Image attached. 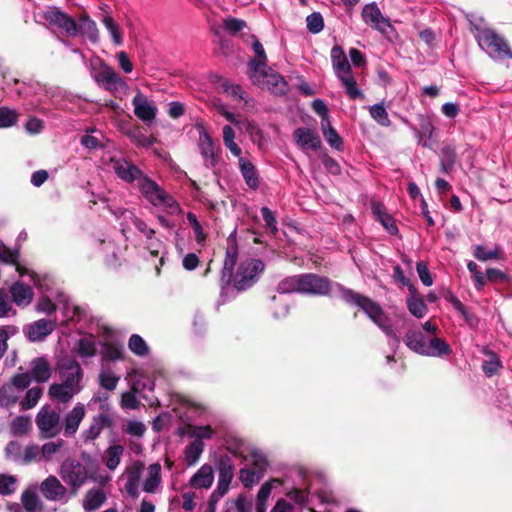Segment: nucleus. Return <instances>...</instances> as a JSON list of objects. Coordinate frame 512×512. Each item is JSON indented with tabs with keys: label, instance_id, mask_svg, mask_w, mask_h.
Here are the masks:
<instances>
[{
	"label": "nucleus",
	"instance_id": "obj_22",
	"mask_svg": "<svg viewBox=\"0 0 512 512\" xmlns=\"http://www.w3.org/2000/svg\"><path fill=\"white\" fill-rule=\"evenodd\" d=\"M96 81L102 85L106 90H117L119 87H124L125 82L120 76L108 65H102L100 70L95 74Z\"/></svg>",
	"mask_w": 512,
	"mask_h": 512
},
{
	"label": "nucleus",
	"instance_id": "obj_8",
	"mask_svg": "<svg viewBox=\"0 0 512 512\" xmlns=\"http://www.w3.org/2000/svg\"><path fill=\"white\" fill-rule=\"evenodd\" d=\"M59 375V382L65 385H73L77 389H83L82 379L84 376L80 364L70 357L61 358L56 366Z\"/></svg>",
	"mask_w": 512,
	"mask_h": 512
},
{
	"label": "nucleus",
	"instance_id": "obj_21",
	"mask_svg": "<svg viewBox=\"0 0 512 512\" xmlns=\"http://www.w3.org/2000/svg\"><path fill=\"white\" fill-rule=\"evenodd\" d=\"M81 391V389H77L76 387H73V385H65L60 382H55L50 385L48 395L52 401L66 404Z\"/></svg>",
	"mask_w": 512,
	"mask_h": 512
},
{
	"label": "nucleus",
	"instance_id": "obj_5",
	"mask_svg": "<svg viewBox=\"0 0 512 512\" xmlns=\"http://www.w3.org/2000/svg\"><path fill=\"white\" fill-rule=\"evenodd\" d=\"M30 385L29 373H18L0 388V407L10 409Z\"/></svg>",
	"mask_w": 512,
	"mask_h": 512
},
{
	"label": "nucleus",
	"instance_id": "obj_16",
	"mask_svg": "<svg viewBox=\"0 0 512 512\" xmlns=\"http://www.w3.org/2000/svg\"><path fill=\"white\" fill-rule=\"evenodd\" d=\"M257 77V83H261L264 87L276 95H283L288 90L287 82L281 75L277 73H268L265 71V69H262V71L257 73ZM253 82L256 83V81Z\"/></svg>",
	"mask_w": 512,
	"mask_h": 512
},
{
	"label": "nucleus",
	"instance_id": "obj_3",
	"mask_svg": "<svg viewBox=\"0 0 512 512\" xmlns=\"http://www.w3.org/2000/svg\"><path fill=\"white\" fill-rule=\"evenodd\" d=\"M138 187L145 199L153 206L162 207L171 214L180 211V207L174 198L150 178L146 176L140 178Z\"/></svg>",
	"mask_w": 512,
	"mask_h": 512
},
{
	"label": "nucleus",
	"instance_id": "obj_53",
	"mask_svg": "<svg viewBox=\"0 0 512 512\" xmlns=\"http://www.w3.org/2000/svg\"><path fill=\"white\" fill-rule=\"evenodd\" d=\"M97 405V409L101 413H114L111 404L108 401V395L105 393H96L88 402V407L92 408Z\"/></svg>",
	"mask_w": 512,
	"mask_h": 512
},
{
	"label": "nucleus",
	"instance_id": "obj_49",
	"mask_svg": "<svg viewBox=\"0 0 512 512\" xmlns=\"http://www.w3.org/2000/svg\"><path fill=\"white\" fill-rule=\"evenodd\" d=\"M234 476V465L228 456H223L219 461L218 481L232 482Z\"/></svg>",
	"mask_w": 512,
	"mask_h": 512
},
{
	"label": "nucleus",
	"instance_id": "obj_41",
	"mask_svg": "<svg viewBox=\"0 0 512 512\" xmlns=\"http://www.w3.org/2000/svg\"><path fill=\"white\" fill-rule=\"evenodd\" d=\"M277 291L281 294L301 293V274L281 280L277 285Z\"/></svg>",
	"mask_w": 512,
	"mask_h": 512
},
{
	"label": "nucleus",
	"instance_id": "obj_47",
	"mask_svg": "<svg viewBox=\"0 0 512 512\" xmlns=\"http://www.w3.org/2000/svg\"><path fill=\"white\" fill-rule=\"evenodd\" d=\"M102 24L110 33L113 43L116 46H120L123 43V36L115 20L110 15H106L102 19Z\"/></svg>",
	"mask_w": 512,
	"mask_h": 512
},
{
	"label": "nucleus",
	"instance_id": "obj_40",
	"mask_svg": "<svg viewBox=\"0 0 512 512\" xmlns=\"http://www.w3.org/2000/svg\"><path fill=\"white\" fill-rule=\"evenodd\" d=\"M21 503L26 512H41L42 503L34 490L26 489L21 495Z\"/></svg>",
	"mask_w": 512,
	"mask_h": 512
},
{
	"label": "nucleus",
	"instance_id": "obj_27",
	"mask_svg": "<svg viewBox=\"0 0 512 512\" xmlns=\"http://www.w3.org/2000/svg\"><path fill=\"white\" fill-rule=\"evenodd\" d=\"M214 481V471L211 465H202L190 478L189 485L194 489H209Z\"/></svg>",
	"mask_w": 512,
	"mask_h": 512
},
{
	"label": "nucleus",
	"instance_id": "obj_32",
	"mask_svg": "<svg viewBox=\"0 0 512 512\" xmlns=\"http://www.w3.org/2000/svg\"><path fill=\"white\" fill-rule=\"evenodd\" d=\"M10 292L14 303L20 307L28 306L33 299V291L31 287L22 282L14 283Z\"/></svg>",
	"mask_w": 512,
	"mask_h": 512
},
{
	"label": "nucleus",
	"instance_id": "obj_55",
	"mask_svg": "<svg viewBox=\"0 0 512 512\" xmlns=\"http://www.w3.org/2000/svg\"><path fill=\"white\" fill-rule=\"evenodd\" d=\"M30 428L31 420L27 416H18L11 423V432L17 436L27 434Z\"/></svg>",
	"mask_w": 512,
	"mask_h": 512
},
{
	"label": "nucleus",
	"instance_id": "obj_39",
	"mask_svg": "<svg viewBox=\"0 0 512 512\" xmlns=\"http://www.w3.org/2000/svg\"><path fill=\"white\" fill-rule=\"evenodd\" d=\"M435 128L432 122L428 119H421L420 129L413 128L416 137L418 138V143L423 147H431V143L428 139H431Z\"/></svg>",
	"mask_w": 512,
	"mask_h": 512
},
{
	"label": "nucleus",
	"instance_id": "obj_42",
	"mask_svg": "<svg viewBox=\"0 0 512 512\" xmlns=\"http://www.w3.org/2000/svg\"><path fill=\"white\" fill-rule=\"evenodd\" d=\"M204 450V443L200 439H195L185 448V461L188 466L195 465Z\"/></svg>",
	"mask_w": 512,
	"mask_h": 512
},
{
	"label": "nucleus",
	"instance_id": "obj_15",
	"mask_svg": "<svg viewBox=\"0 0 512 512\" xmlns=\"http://www.w3.org/2000/svg\"><path fill=\"white\" fill-rule=\"evenodd\" d=\"M44 18L51 25L64 30L69 36H75L78 33V25L74 19L56 8L48 9L44 14Z\"/></svg>",
	"mask_w": 512,
	"mask_h": 512
},
{
	"label": "nucleus",
	"instance_id": "obj_56",
	"mask_svg": "<svg viewBox=\"0 0 512 512\" xmlns=\"http://www.w3.org/2000/svg\"><path fill=\"white\" fill-rule=\"evenodd\" d=\"M488 359L483 362L482 369L487 377H491L501 368V361L493 352L487 353Z\"/></svg>",
	"mask_w": 512,
	"mask_h": 512
},
{
	"label": "nucleus",
	"instance_id": "obj_14",
	"mask_svg": "<svg viewBox=\"0 0 512 512\" xmlns=\"http://www.w3.org/2000/svg\"><path fill=\"white\" fill-rule=\"evenodd\" d=\"M132 105L134 107V114L137 118L145 123H151L157 115V107L154 102L149 100L141 92H137L132 99Z\"/></svg>",
	"mask_w": 512,
	"mask_h": 512
},
{
	"label": "nucleus",
	"instance_id": "obj_52",
	"mask_svg": "<svg viewBox=\"0 0 512 512\" xmlns=\"http://www.w3.org/2000/svg\"><path fill=\"white\" fill-rule=\"evenodd\" d=\"M60 301L64 303L65 317H68L71 321H79L84 317L85 310L80 306L70 304L65 295L60 294Z\"/></svg>",
	"mask_w": 512,
	"mask_h": 512
},
{
	"label": "nucleus",
	"instance_id": "obj_4",
	"mask_svg": "<svg viewBox=\"0 0 512 512\" xmlns=\"http://www.w3.org/2000/svg\"><path fill=\"white\" fill-rule=\"evenodd\" d=\"M58 473L61 479L69 485L71 492L76 494L89 481L91 468L90 465H85L77 460L67 459L61 464Z\"/></svg>",
	"mask_w": 512,
	"mask_h": 512
},
{
	"label": "nucleus",
	"instance_id": "obj_26",
	"mask_svg": "<svg viewBox=\"0 0 512 512\" xmlns=\"http://www.w3.org/2000/svg\"><path fill=\"white\" fill-rule=\"evenodd\" d=\"M410 295L406 299V306L408 311L414 317L421 319L428 313V307L423 300V297L417 292L414 285L409 286Z\"/></svg>",
	"mask_w": 512,
	"mask_h": 512
},
{
	"label": "nucleus",
	"instance_id": "obj_20",
	"mask_svg": "<svg viewBox=\"0 0 512 512\" xmlns=\"http://www.w3.org/2000/svg\"><path fill=\"white\" fill-rule=\"evenodd\" d=\"M293 138L297 146L303 150H317L321 145L319 135L310 128H297L293 133Z\"/></svg>",
	"mask_w": 512,
	"mask_h": 512
},
{
	"label": "nucleus",
	"instance_id": "obj_12",
	"mask_svg": "<svg viewBox=\"0 0 512 512\" xmlns=\"http://www.w3.org/2000/svg\"><path fill=\"white\" fill-rule=\"evenodd\" d=\"M57 326V320L54 319H39L24 327V334L30 342L44 341Z\"/></svg>",
	"mask_w": 512,
	"mask_h": 512
},
{
	"label": "nucleus",
	"instance_id": "obj_48",
	"mask_svg": "<svg viewBox=\"0 0 512 512\" xmlns=\"http://www.w3.org/2000/svg\"><path fill=\"white\" fill-rule=\"evenodd\" d=\"M369 113L373 120L379 125L388 127L391 124L386 108L383 103H377L369 107Z\"/></svg>",
	"mask_w": 512,
	"mask_h": 512
},
{
	"label": "nucleus",
	"instance_id": "obj_6",
	"mask_svg": "<svg viewBox=\"0 0 512 512\" xmlns=\"http://www.w3.org/2000/svg\"><path fill=\"white\" fill-rule=\"evenodd\" d=\"M264 264L258 259H247L241 262L234 279V286L238 291H244L256 283Z\"/></svg>",
	"mask_w": 512,
	"mask_h": 512
},
{
	"label": "nucleus",
	"instance_id": "obj_61",
	"mask_svg": "<svg viewBox=\"0 0 512 512\" xmlns=\"http://www.w3.org/2000/svg\"><path fill=\"white\" fill-rule=\"evenodd\" d=\"M17 333L18 328L13 325H8L0 328V358H2V356L4 355L8 348V339Z\"/></svg>",
	"mask_w": 512,
	"mask_h": 512
},
{
	"label": "nucleus",
	"instance_id": "obj_63",
	"mask_svg": "<svg viewBox=\"0 0 512 512\" xmlns=\"http://www.w3.org/2000/svg\"><path fill=\"white\" fill-rule=\"evenodd\" d=\"M246 26L247 24L244 20L234 17H227L223 21L224 29L232 35L242 31Z\"/></svg>",
	"mask_w": 512,
	"mask_h": 512
},
{
	"label": "nucleus",
	"instance_id": "obj_51",
	"mask_svg": "<svg viewBox=\"0 0 512 512\" xmlns=\"http://www.w3.org/2000/svg\"><path fill=\"white\" fill-rule=\"evenodd\" d=\"M129 349L137 356L144 357L149 353V347L145 340L138 334H133L128 341Z\"/></svg>",
	"mask_w": 512,
	"mask_h": 512
},
{
	"label": "nucleus",
	"instance_id": "obj_45",
	"mask_svg": "<svg viewBox=\"0 0 512 512\" xmlns=\"http://www.w3.org/2000/svg\"><path fill=\"white\" fill-rule=\"evenodd\" d=\"M86 36L92 43H97L99 40V30L97 28L96 23L91 20L89 17H84L81 19L80 25L78 27V31Z\"/></svg>",
	"mask_w": 512,
	"mask_h": 512
},
{
	"label": "nucleus",
	"instance_id": "obj_64",
	"mask_svg": "<svg viewBox=\"0 0 512 512\" xmlns=\"http://www.w3.org/2000/svg\"><path fill=\"white\" fill-rule=\"evenodd\" d=\"M100 385L106 390H114L119 381V377L111 371H102L99 375Z\"/></svg>",
	"mask_w": 512,
	"mask_h": 512
},
{
	"label": "nucleus",
	"instance_id": "obj_36",
	"mask_svg": "<svg viewBox=\"0 0 512 512\" xmlns=\"http://www.w3.org/2000/svg\"><path fill=\"white\" fill-rule=\"evenodd\" d=\"M239 168L247 186L251 189L259 187V178L255 166L247 159H239Z\"/></svg>",
	"mask_w": 512,
	"mask_h": 512
},
{
	"label": "nucleus",
	"instance_id": "obj_44",
	"mask_svg": "<svg viewBox=\"0 0 512 512\" xmlns=\"http://www.w3.org/2000/svg\"><path fill=\"white\" fill-rule=\"evenodd\" d=\"M186 217H187L188 223L190 224V226L193 230L196 243L199 246V250H201L205 246L207 235L203 231V227H202L201 223L198 221L197 216L194 213L189 212V213H187Z\"/></svg>",
	"mask_w": 512,
	"mask_h": 512
},
{
	"label": "nucleus",
	"instance_id": "obj_33",
	"mask_svg": "<svg viewBox=\"0 0 512 512\" xmlns=\"http://www.w3.org/2000/svg\"><path fill=\"white\" fill-rule=\"evenodd\" d=\"M430 337L421 330L410 329L404 336L405 345L413 352L421 355L422 346H426Z\"/></svg>",
	"mask_w": 512,
	"mask_h": 512
},
{
	"label": "nucleus",
	"instance_id": "obj_7",
	"mask_svg": "<svg viewBox=\"0 0 512 512\" xmlns=\"http://www.w3.org/2000/svg\"><path fill=\"white\" fill-rule=\"evenodd\" d=\"M60 414L50 408L43 406L36 415V425L43 438H53L60 434L62 425Z\"/></svg>",
	"mask_w": 512,
	"mask_h": 512
},
{
	"label": "nucleus",
	"instance_id": "obj_62",
	"mask_svg": "<svg viewBox=\"0 0 512 512\" xmlns=\"http://www.w3.org/2000/svg\"><path fill=\"white\" fill-rule=\"evenodd\" d=\"M307 29L313 34L321 32L324 28V20L319 12H314L306 18Z\"/></svg>",
	"mask_w": 512,
	"mask_h": 512
},
{
	"label": "nucleus",
	"instance_id": "obj_57",
	"mask_svg": "<svg viewBox=\"0 0 512 512\" xmlns=\"http://www.w3.org/2000/svg\"><path fill=\"white\" fill-rule=\"evenodd\" d=\"M17 478L12 475L0 474V495H11L16 491Z\"/></svg>",
	"mask_w": 512,
	"mask_h": 512
},
{
	"label": "nucleus",
	"instance_id": "obj_34",
	"mask_svg": "<svg viewBox=\"0 0 512 512\" xmlns=\"http://www.w3.org/2000/svg\"><path fill=\"white\" fill-rule=\"evenodd\" d=\"M253 50L258 59L249 62L250 78L252 81H258L257 73L266 67V54L262 44L257 39H254Z\"/></svg>",
	"mask_w": 512,
	"mask_h": 512
},
{
	"label": "nucleus",
	"instance_id": "obj_35",
	"mask_svg": "<svg viewBox=\"0 0 512 512\" xmlns=\"http://www.w3.org/2000/svg\"><path fill=\"white\" fill-rule=\"evenodd\" d=\"M372 212L376 216L377 220L383 225V227L391 235H395L398 232V228L395 224L394 219L391 215L386 212L383 204L379 202L372 203Z\"/></svg>",
	"mask_w": 512,
	"mask_h": 512
},
{
	"label": "nucleus",
	"instance_id": "obj_25",
	"mask_svg": "<svg viewBox=\"0 0 512 512\" xmlns=\"http://www.w3.org/2000/svg\"><path fill=\"white\" fill-rule=\"evenodd\" d=\"M330 57L332 68L337 78L352 72L351 65L341 46H333L331 49Z\"/></svg>",
	"mask_w": 512,
	"mask_h": 512
},
{
	"label": "nucleus",
	"instance_id": "obj_10",
	"mask_svg": "<svg viewBox=\"0 0 512 512\" xmlns=\"http://www.w3.org/2000/svg\"><path fill=\"white\" fill-rule=\"evenodd\" d=\"M115 425V413H101L94 415L91 418L88 428L84 429L81 433L82 440L92 442L96 440L104 429H111Z\"/></svg>",
	"mask_w": 512,
	"mask_h": 512
},
{
	"label": "nucleus",
	"instance_id": "obj_37",
	"mask_svg": "<svg viewBox=\"0 0 512 512\" xmlns=\"http://www.w3.org/2000/svg\"><path fill=\"white\" fill-rule=\"evenodd\" d=\"M321 130L325 140L332 148L338 151L343 149L342 140L338 132L331 125L329 119H321Z\"/></svg>",
	"mask_w": 512,
	"mask_h": 512
},
{
	"label": "nucleus",
	"instance_id": "obj_19",
	"mask_svg": "<svg viewBox=\"0 0 512 512\" xmlns=\"http://www.w3.org/2000/svg\"><path fill=\"white\" fill-rule=\"evenodd\" d=\"M86 415L85 406L77 403L64 417L63 428L66 437L73 436Z\"/></svg>",
	"mask_w": 512,
	"mask_h": 512
},
{
	"label": "nucleus",
	"instance_id": "obj_38",
	"mask_svg": "<svg viewBox=\"0 0 512 512\" xmlns=\"http://www.w3.org/2000/svg\"><path fill=\"white\" fill-rule=\"evenodd\" d=\"M337 79L341 82V85L344 87L345 93L350 99L356 100L359 98H363V92L358 88L356 79L352 72L344 76H340Z\"/></svg>",
	"mask_w": 512,
	"mask_h": 512
},
{
	"label": "nucleus",
	"instance_id": "obj_23",
	"mask_svg": "<svg viewBox=\"0 0 512 512\" xmlns=\"http://www.w3.org/2000/svg\"><path fill=\"white\" fill-rule=\"evenodd\" d=\"M199 149L207 167H214L217 163L216 143L211 136L201 129L199 132Z\"/></svg>",
	"mask_w": 512,
	"mask_h": 512
},
{
	"label": "nucleus",
	"instance_id": "obj_50",
	"mask_svg": "<svg viewBox=\"0 0 512 512\" xmlns=\"http://www.w3.org/2000/svg\"><path fill=\"white\" fill-rule=\"evenodd\" d=\"M146 247L152 256H160V262H163L164 255L166 254V247L162 240L154 235L146 238Z\"/></svg>",
	"mask_w": 512,
	"mask_h": 512
},
{
	"label": "nucleus",
	"instance_id": "obj_18",
	"mask_svg": "<svg viewBox=\"0 0 512 512\" xmlns=\"http://www.w3.org/2000/svg\"><path fill=\"white\" fill-rule=\"evenodd\" d=\"M256 467H243L239 471V479L244 487L251 488L257 484L264 475L266 461L263 458L255 459Z\"/></svg>",
	"mask_w": 512,
	"mask_h": 512
},
{
	"label": "nucleus",
	"instance_id": "obj_11",
	"mask_svg": "<svg viewBox=\"0 0 512 512\" xmlns=\"http://www.w3.org/2000/svg\"><path fill=\"white\" fill-rule=\"evenodd\" d=\"M361 17L365 24L382 34H387L391 28L390 20L382 14L375 2L368 3L362 8Z\"/></svg>",
	"mask_w": 512,
	"mask_h": 512
},
{
	"label": "nucleus",
	"instance_id": "obj_2",
	"mask_svg": "<svg viewBox=\"0 0 512 512\" xmlns=\"http://www.w3.org/2000/svg\"><path fill=\"white\" fill-rule=\"evenodd\" d=\"M472 26L476 30L475 38L479 46L493 59H504L506 57H512V51L510 50L506 41L495 33L492 29L485 28L482 26V19H479L480 23L474 20H470Z\"/></svg>",
	"mask_w": 512,
	"mask_h": 512
},
{
	"label": "nucleus",
	"instance_id": "obj_60",
	"mask_svg": "<svg viewBox=\"0 0 512 512\" xmlns=\"http://www.w3.org/2000/svg\"><path fill=\"white\" fill-rule=\"evenodd\" d=\"M18 113L15 110L0 107V128H8L17 123Z\"/></svg>",
	"mask_w": 512,
	"mask_h": 512
},
{
	"label": "nucleus",
	"instance_id": "obj_43",
	"mask_svg": "<svg viewBox=\"0 0 512 512\" xmlns=\"http://www.w3.org/2000/svg\"><path fill=\"white\" fill-rule=\"evenodd\" d=\"M77 354L81 358L93 357L97 352V342L94 337L81 338L77 343Z\"/></svg>",
	"mask_w": 512,
	"mask_h": 512
},
{
	"label": "nucleus",
	"instance_id": "obj_13",
	"mask_svg": "<svg viewBox=\"0 0 512 512\" xmlns=\"http://www.w3.org/2000/svg\"><path fill=\"white\" fill-rule=\"evenodd\" d=\"M144 472V463L140 460L132 461L128 464L124 471L126 482L124 485L125 491L132 498L139 496L140 479Z\"/></svg>",
	"mask_w": 512,
	"mask_h": 512
},
{
	"label": "nucleus",
	"instance_id": "obj_58",
	"mask_svg": "<svg viewBox=\"0 0 512 512\" xmlns=\"http://www.w3.org/2000/svg\"><path fill=\"white\" fill-rule=\"evenodd\" d=\"M23 447L17 441H10L5 448L6 457L14 463L21 465Z\"/></svg>",
	"mask_w": 512,
	"mask_h": 512
},
{
	"label": "nucleus",
	"instance_id": "obj_1",
	"mask_svg": "<svg viewBox=\"0 0 512 512\" xmlns=\"http://www.w3.org/2000/svg\"><path fill=\"white\" fill-rule=\"evenodd\" d=\"M333 288L337 290L342 300L359 307L382 330L389 338L388 343L391 347L399 346L400 338L393 329L390 318L377 302L341 284H333L327 277L315 273L301 274V294L327 296Z\"/></svg>",
	"mask_w": 512,
	"mask_h": 512
},
{
	"label": "nucleus",
	"instance_id": "obj_28",
	"mask_svg": "<svg viewBox=\"0 0 512 512\" xmlns=\"http://www.w3.org/2000/svg\"><path fill=\"white\" fill-rule=\"evenodd\" d=\"M451 352L450 345L437 336L430 337L427 345L421 348V355L428 357H442L451 354Z\"/></svg>",
	"mask_w": 512,
	"mask_h": 512
},
{
	"label": "nucleus",
	"instance_id": "obj_31",
	"mask_svg": "<svg viewBox=\"0 0 512 512\" xmlns=\"http://www.w3.org/2000/svg\"><path fill=\"white\" fill-rule=\"evenodd\" d=\"M125 448L121 444H110L104 451L103 461L109 471H115L120 465Z\"/></svg>",
	"mask_w": 512,
	"mask_h": 512
},
{
	"label": "nucleus",
	"instance_id": "obj_24",
	"mask_svg": "<svg viewBox=\"0 0 512 512\" xmlns=\"http://www.w3.org/2000/svg\"><path fill=\"white\" fill-rule=\"evenodd\" d=\"M161 470L162 468L159 463H153L148 466L142 483V490L144 492L154 494L159 490L162 483Z\"/></svg>",
	"mask_w": 512,
	"mask_h": 512
},
{
	"label": "nucleus",
	"instance_id": "obj_54",
	"mask_svg": "<svg viewBox=\"0 0 512 512\" xmlns=\"http://www.w3.org/2000/svg\"><path fill=\"white\" fill-rule=\"evenodd\" d=\"M34 461H41L40 447L35 444H29L23 447L21 465H28Z\"/></svg>",
	"mask_w": 512,
	"mask_h": 512
},
{
	"label": "nucleus",
	"instance_id": "obj_46",
	"mask_svg": "<svg viewBox=\"0 0 512 512\" xmlns=\"http://www.w3.org/2000/svg\"><path fill=\"white\" fill-rule=\"evenodd\" d=\"M43 389L41 387H32L26 391L24 398L20 401L22 410L32 409L37 405L42 397Z\"/></svg>",
	"mask_w": 512,
	"mask_h": 512
},
{
	"label": "nucleus",
	"instance_id": "obj_30",
	"mask_svg": "<svg viewBox=\"0 0 512 512\" xmlns=\"http://www.w3.org/2000/svg\"><path fill=\"white\" fill-rule=\"evenodd\" d=\"M28 373L30 374V382L34 380L36 382L43 383L49 380L52 370L46 359L36 358L32 360L30 371Z\"/></svg>",
	"mask_w": 512,
	"mask_h": 512
},
{
	"label": "nucleus",
	"instance_id": "obj_29",
	"mask_svg": "<svg viewBox=\"0 0 512 512\" xmlns=\"http://www.w3.org/2000/svg\"><path fill=\"white\" fill-rule=\"evenodd\" d=\"M107 500V495L100 488L89 489L82 500V507L87 512H92L101 508Z\"/></svg>",
	"mask_w": 512,
	"mask_h": 512
},
{
	"label": "nucleus",
	"instance_id": "obj_59",
	"mask_svg": "<svg viewBox=\"0 0 512 512\" xmlns=\"http://www.w3.org/2000/svg\"><path fill=\"white\" fill-rule=\"evenodd\" d=\"M236 256H237L236 250L227 249L226 258L224 261V267L222 270V280H224L227 277V282L230 281L232 271L236 264Z\"/></svg>",
	"mask_w": 512,
	"mask_h": 512
},
{
	"label": "nucleus",
	"instance_id": "obj_9",
	"mask_svg": "<svg viewBox=\"0 0 512 512\" xmlns=\"http://www.w3.org/2000/svg\"><path fill=\"white\" fill-rule=\"evenodd\" d=\"M42 496L52 502L67 503L70 500L69 490L54 475L48 476L39 486Z\"/></svg>",
	"mask_w": 512,
	"mask_h": 512
},
{
	"label": "nucleus",
	"instance_id": "obj_17",
	"mask_svg": "<svg viewBox=\"0 0 512 512\" xmlns=\"http://www.w3.org/2000/svg\"><path fill=\"white\" fill-rule=\"evenodd\" d=\"M111 165L119 178L126 182H133L142 178L141 170L124 158H111Z\"/></svg>",
	"mask_w": 512,
	"mask_h": 512
}]
</instances>
